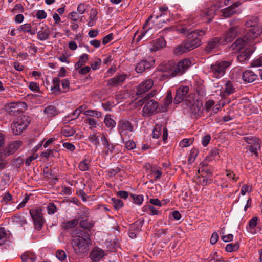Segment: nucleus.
Instances as JSON below:
<instances>
[{"label":"nucleus","instance_id":"f257e3e1","mask_svg":"<svg viewBox=\"0 0 262 262\" xmlns=\"http://www.w3.org/2000/svg\"><path fill=\"white\" fill-rule=\"evenodd\" d=\"M177 31L188 38L174 49V53L176 54H181L189 52L200 46L201 44L202 37L206 33V30H205L190 31L189 29L185 26L178 28Z\"/></svg>","mask_w":262,"mask_h":262},{"label":"nucleus","instance_id":"f03ea898","mask_svg":"<svg viewBox=\"0 0 262 262\" xmlns=\"http://www.w3.org/2000/svg\"><path fill=\"white\" fill-rule=\"evenodd\" d=\"M91 244L90 235L79 229L73 231L71 233V245L76 254H82L88 251V247Z\"/></svg>","mask_w":262,"mask_h":262},{"label":"nucleus","instance_id":"7ed1b4c3","mask_svg":"<svg viewBox=\"0 0 262 262\" xmlns=\"http://www.w3.org/2000/svg\"><path fill=\"white\" fill-rule=\"evenodd\" d=\"M260 35V31L258 28H254L249 32H247L245 36L237 39L230 46L232 50L241 51L243 49L252 48L256 47L254 45L257 42L255 39Z\"/></svg>","mask_w":262,"mask_h":262},{"label":"nucleus","instance_id":"20e7f679","mask_svg":"<svg viewBox=\"0 0 262 262\" xmlns=\"http://www.w3.org/2000/svg\"><path fill=\"white\" fill-rule=\"evenodd\" d=\"M191 62L188 58L180 60L177 64L173 62H168L165 64L162 70L164 72H170L168 75L170 77H175L183 74L185 71L190 67Z\"/></svg>","mask_w":262,"mask_h":262},{"label":"nucleus","instance_id":"39448f33","mask_svg":"<svg viewBox=\"0 0 262 262\" xmlns=\"http://www.w3.org/2000/svg\"><path fill=\"white\" fill-rule=\"evenodd\" d=\"M231 64L230 61H217L210 66L209 73L216 78H220L224 76L227 68Z\"/></svg>","mask_w":262,"mask_h":262},{"label":"nucleus","instance_id":"423d86ee","mask_svg":"<svg viewBox=\"0 0 262 262\" xmlns=\"http://www.w3.org/2000/svg\"><path fill=\"white\" fill-rule=\"evenodd\" d=\"M31 121L29 116L25 115L19 116L15 121L11 124V129L13 133L15 135L21 134L23 130L26 129Z\"/></svg>","mask_w":262,"mask_h":262},{"label":"nucleus","instance_id":"0eeeda50","mask_svg":"<svg viewBox=\"0 0 262 262\" xmlns=\"http://www.w3.org/2000/svg\"><path fill=\"white\" fill-rule=\"evenodd\" d=\"M118 130L122 139L129 138V133L134 131L132 123L127 119L123 118L119 120L118 124Z\"/></svg>","mask_w":262,"mask_h":262},{"label":"nucleus","instance_id":"6e6552de","mask_svg":"<svg viewBox=\"0 0 262 262\" xmlns=\"http://www.w3.org/2000/svg\"><path fill=\"white\" fill-rule=\"evenodd\" d=\"M150 96L149 94L142 100L143 103H145L142 110L143 115L145 117L152 115L156 112L158 108V103L153 99H149Z\"/></svg>","mask_w":262,"mask_h":262},{"label":"nucleus","instance_id":"1a4fd4ad","mask_svg":"<svg viewBox=\"0 0 262 262\" xmlns=\"http://www.w3.org/2000/svg\"><path fill=\"white\" fill-rule=\"evenodd\" d=\"M186 104L190 107L191 113L195 117H200L203 111V104L198 100L193 99V96H188L185 100Z\"/></svg>","mask_w":262,"mask_h":262},{"label":"nucleus","instance_id":"9d476101","mask_svg":"<svg viewBox=\"0 0 262 262\" xmlns=\"http://www.w3.org/2000/svg\"><path fill=\"white\" fill-rule=\"evenodd\" d=\"M243 29L239 26H233L231 24L230 28L224 33L222 43L224 45L232 42L238 35L242 33Z\"/></svg>","mask_w":262,"mask_h":262},{"label":"nucleus","instance_id":"9b49d317","mask_svg":"<svg viewBox=\"0 0 262 262\" xmlns=\"http://www.w3.org/2000/svg\"><path fill=\"white\" fill-rule=\"evenodd\" d=\"M30 214L33 220L35 228L38 230H40L45 222L42 209L41 208L31 209L30 210Z\"/></svg>","mask_w":262,"mask_h":262},{"label":"nucleus","instance_id":"f8f14e48","mask_svg":"<svg viewBox=\"0 0 262 262\" xmlns=\"http://www.w3.org/2000/svg\"><path fill=\"white\" fill-rule=\"evenodd\" d=\"M245 141L248 144H250L247 148L255 156H258L257 151L260 148V140L255 137H244Z\"/></svg>","mask_w":262,"mask_h":262},{"label":"nucleus","instance_id":"ddd939ff","mask_svg":"<svg viewBox=\"0 0 262 262\" xmlns=\"http://www.w3.org/2000/svg\"><path fill=\"white\" fill-rule=\"evenodd\" d=\"M222 38L221 37H214L208 41L207 45L205 48V51L210 53L218 48L220 45H224L222 43Z\"/></svg>","mask_w":262,"mask_h":262},{"label":"nucleus","instance_id":"4468645a","mask_svg":"<svg viewBox=\"0 0 262 262\" xmlns=\"http://www.w3.org/2000/svg\"><path fill=\"white\" fill-rule=\"evenodd\" d=\"M216 10V8L215 6L211 5L207 9L202 11L201 15L205 21L209 23L214 17Z\"/></svg>","mask_w":262,"mask_h":262},{"label":"nucleus","instance_id":"2eb2a0df","mask_svg":"<svg viewBox=\"0 0 262 262\" xmlns=\"http://www.w3.org/2000/svg\"><path fill=\"white\" fill-rule=\"evenodd\" d=\"M21 144L22 142L19 140L13 141L4 149L3 153L5 156L12 154L20 147Z\"/></svg>","mask_w":262,"mask_h":262},{"label":"nucleus","instance_id":"dca6fc26","mask_svg":"<svg viewBox=\"0 0 262 262\" xmlns=\"http://www.w3.org/2000/svg\"><path fill=\"white\" fill-rule=\"evenodd\" d=\"M189 91V87L187 86H183L180 87L176 92V94L174 99L175 104H179L181 102L184 97L187 95Z\"/></svg>","mask_w":262,"mask_h":262},{"label":"nucleus","instance_id":"f3484780","mask_svg":"<svg viewBox=\"0 0 262 262\" xmlns=\"http://www.w3.org/2000/svg\"><path fill=\"white\" fill-rule=\"evenodd\" d=\"M154 82L150 79H147L142 82L138 86L137 90V95H141L148 90L153 86Z\"/></svg>","mask_w":262,"mask_h":262},{"label":"nucleus","instance_id":"a211bd4d","mask_svg":"<svg viewBox=\"0 0 262 262\" xmlns=\"http://www.w3.org/2000/svg\"><path fill=\"white\" fill-rule=\"evenodd\" d=\"M256 47L247 48L244 51H242L237 57V60L242 64L246 63L249 60L252 53L254 52Z\"/></svg>","mask_w":262,"mask_h":262},{"label":"nucleus","instance_id":"6ab92c4d","mask_svg":"<svg viewBox=\"0 0 262 262\" xmlns=\"http://www.w3.org/2000/svg\"><path fill=\"white\" fill-rule=\"evenodd\" d=\"M162 130L163 131V140L165 141L167 139V130L165 127H163L161 125L157 124L155 126L152 132V137L155 139L158 138L161 134Z\"/></svg>","mask_w":262,"mask_h":262},{"label":"nucleus","instance_id":"aec40b11","mask_svg":"<svg viewBox=\"0 0 262 262\" xmlns=\"http://www.w3.org/2000/svg\"><path fill=\"white\" fill-rule=\"evenodd\" d=\"M239 5V3L236 2L233 5L222 10L221 11L223 16L225 18H227L231 16L234 14L239 13V11H238L237 9Z\"/></svg>","mask_w":262,"mask_h":262},{"label":"nucleus","instance_id":"412c9836","mask_svg":"<svg viewBox=\"0 0 262 262\" xmlns=\"http://www.w3.org/2000/svg\"><path fill=\"white\" fill-rule=\"evenodd\" d=\"M126 79L125 74H120L111 78L108 81V85L111 86H116L121 85Z\"/></svg>","mask_w":262,"mask_h":262},{"label":"nucleus","instance_id":"4be33fe9","mask_svg":"<svg viewBox=\"0 0 262 262\" xmlns=\"http://www.w3.org/2000/svg\"><path fill=\"white\" fill-rule=\"evenodd\" d=\"M101 140L102 142L103 145L105 147V149L106 150V153H113L114 149L115 146L113 145V144L110 143L107 138H106V135L104 134H102L101 137Z\"/></svg>","mask_w":262,"mask_h":262},{"label":"nucleus","instance_id":"5701e85b","mask_svg":"<svg viewBox=\"0 0 262 262\" xmlns=\"http://www.w3.org/2000/svg\"><path fill=\"white\" fill-rule=\"evenodd\" d=\"M242 78L244 81L250 83L256 80L257 75L251 70H247L243 73Z\"/></svg>","mask_w":262,"mask_h":262},{"label":"nucleus","instance_id":"b1692460","mask_svg":"<svg viewBox=\"0 0 262 262\" xmlns=\"http://www.w3.org/2000/svg\"><path fill=\"white\" fill-rule=\"evenodd\" d=\"M104 251L99 248H95L91 253L90 257L93 261H98L104 256Z\"/></svg>","mask_w":262,"mask_h":262},{"label":"nucleus","instance_id":"393cba45","mask_svg":"<svg viewBox=\"0 0 262 262\" xmlns=\"http://www.w3.org/2000/svg\"><path fill=\"white\" fill-rule=\"evenodd\" d=\"M49 29L47 26L42 27L37 32V38L41 41L46 40L49 38Z\"/></svg>","mask_w":262,"mask_h":262},{"label":"nucleus","instance_id":"a878e982","mask_svg":"<svg viewBox=\"0 0 262 262\" xmlns=\"http://www.w3.org/2000/svg\"><path fill=\"white\" fill-rule=\"evenodd\" d=\"M19 31L27 32L31 35H34L36 33V29L32 28L31 25L29 23H27L19 26L18 28Z\"/></svg>","mask_w":262,"mask_h":262},{"label":"nucleus","instance_id":"bb28decb","mask_svg":"<svg viewBox=\"0 0 262 262\" xmlns=\"http://www.w3.org/2000/svg\"><path fill=\"white\" fill-rule=\"evenodd\" d=\"M151 65L150 62L146 60H143L140 62L136 67V71L138 73H141L144 70L148 69L151 67Z\"/></svg>","mask_w":262,"mask_h":262},{"label":"nucleus","instance_id":"cd10ccee","mask_svg":"<svg viewBox=\"0 0 262 262\" xmlns=\"http://www.w3.org/2000/svg\"><path fill=\"white\" fill-rule=\"evenodd\" d=\"M43 113L48 117H53L58 114L56 107L52 105L47 106L43 110Z\"/></svg>","mask_w":262,"mask_h":262},{"label":"nucleus","instance_id":"c85d7f7f","mask_svg":"<svg viewBox=\"0 0 262 262\" xmlns=\"http://www.w3.org/2000/svg\"><path fill=\"white\" fill-rule=\"evenodd\" d=\"M258 220L257 217H252L248 223V226L246 227V229L249 233L251 234H255L256 233L255 227L257 225V222Z\"/></svg>","mask_w":262,"mask_h":262},{"label":"nucleus","instance_id":"c756f323","mask_svg":"<svg viewBox=\"0 0 262 262\" xmlns=\"http://www.w3.org/2000/svg\"><path fill=\"white\" fill-rule=\"evenodd\" d=\"M21 258L23 262H34L36 256L33 253L27 252L21 255Z\"/></svg>","mask_w":262,"mask_h":262},{"label":"nucleus","instance_id":"7c9ffc66","mask_svg":"<svg viewBox=\"0 0 262 262\" xmlns=\"http://www.w3.org/2000/svg\"><path fill=\"white\" fill-rule=\"evenodd\" d=\"M80 226L85 229H90L94 225V222L93 220L88 219L82 220L79 222Z\"/></svg>","mask_w":262,"mask_h":262},{"label":"nucleus","instance_id":"2f4dec72","mask_svg":"<svg viewBox=\"0 0 262 262\" xmlns=\"http://www.w3.org/2000/svg\"><path fill=\"white\" fill-rule=\"evenodd\" d=\"M75 132L74 128L70 126H65L61 131V134L66 137L74 135Z\"/></svg>","mask_w":262,"mask_h":262},{"label":"nucleus","instance_id":"473e14b6","mask_svg":"<svg viewBox=\"0 0 262 262\" xmlns=\"http://www.w3.org/2000/svg\"><path fill=\"white\" fill-rule=\"evenodd\" d=\"M85 122L89 125V128L91 130L97 128L99 125L95 119L89 117L85 119Z\"/></svg>","mask_w":262,"mask_h":262},{"label":"nucleus","instance_id":"72a5a7b5","mask_svg":"<svg viewBox=\"0 0 262 262\" xmlns=\"http://www.w3.org/2000/svg\"><path fill=\"white\" fill-rule=\"evenodd\" d=\"M105 125L109 128H113L116 124L115 121L111 117L110 115H106L104 119Z\"/></svg>","mask_w":262,"mask_h":262},{"label":"nucleus","instance_id":"f704fd0d","mask_svg":"<svg viewBox=\"0 0 262 262\" xmlns=\"http://www.w3.org/2000/svg\"><path fill=\"white\" fill-rule=\"evenodd\" d=\"M88 60V55L86 54H84L81 55L79 59L75 64V68L76 69L80 68L83 65L85 64Z\"/></svg>","mask_w":262,"mask_h":262},{"label":"nucleus","instance_id":"c9c22d12","mask_svg":"<svg viewBox=\"0 0 262 262\" xmlns=\"http://www.w3.org/2000/svg\"><path fill=\"white\" fill-rule=\"evenodd\" d=\"M86 116L94 117L97 118H100L102 117V113L96 110H88L84 112Z\"/></svg>","mask_w":262,"mask_h":262},{"label":"nucleus","instance_id":"e433bc0d","mask_svg":"<svg viewBox=\"0 0 262 262\" xmlns=\"http://www.w3.org/2000/svg\"><path fill=\"white\" fill-rule=\"evenodd\" d=\"M18 104L14 103L10 104L7 108V112L11 115H16L19 111Z\"/></svg>","mask_w":262,"mask_h":262},{"label":"nucleus","instance_id":"4c0bfd02","mask_svg":"<svg viewBox=\"0 0 262 262\" xmlns=\"http://www.w3.org/2000/svg\"><path fill=\"white\" fill-rule=\"evenodd\" d=\"M78 219H74L69 222L62 223V227L65 229L73 228L78 224Z\"/></svg>","mask_w":262,"mask_h":262},{"label":"nucleus","instance_id":"58836bf2","mask_svg":"<svg viewBox=\"0 0 262 262\" xmlns=\"http://www.w3.org/2000/svg\"><path fill=\"white\" fill-rule=\"evenodd\" d=\"M165 45H166V42L163 40V39H162V38L158 39V40H156V41L155 42H154L153 48H151L150 50L152 51H157V50H159L160 49H161V48H163V47H164L165 46Z\"/></svg>","mask_w":262,"mask_h":262},{"label":"nucleus","instance_id":"ea45409f","mask_svg":"<svg viewBox=\"0 0 262 262\" xmlns=\"http://www.w3.org/2000/svg\"><path fill=\"white\" fill-rule=\"evenodd\" d=\"M57 152V151L55 149H48L42 152L40 154V156L46 158V159H48L50 157H55L56 156L55 154Z\"/></svg>","mask_w":262,"mask_h":262},{"label":"nucleus","instance_id":"a19ab883","mask_svg":"<svg viewBox=\"0 0 262 262\" xmlns=\"http://www.w3.org/2000/svg\"><path fill=\"white\" fill-rule=\"evenodd\" d=\"M88 140L91 143L96 146L99 143V136L96 132H93V133L90 134L88 137Z\"/></svg>","mask_w":262,"mask_h":262},{"label":"nucleus","instance_id":"79ce46f5","mask_svg":"<svg viewBox=\"0 0 262 262\" xmlns=\"http://www.w3.org/2000/svg\"><path fill=\"white\" fill-rule=\"evenodd\" d=\"M235 91V88L233 85V83L230 81H228L225 84V92L228 95L233 93Z\"/></svg>","mask_w":262,"mask_h":262},{"label":"nucleus","instance_id":"37998d69","mask_svg":"<svg viewBox=\"0 0 262 262\" xmlns=\"http://www.w3.org/2000/svg\"><path fill=\"white\" fill-rule=\"evenodd\" d=\"M257 24V22L255 20H249L248 21H247L246 23H245V26L246 27H251L250 29H249L247 32H249L250 31H251V30H253L254 28L256 27V28H258L259 30L260 31V34L261 33V29H260L259 27L257 26L256 25Z\"/></svg>","mask_w":262,"mask_h":262},{"label":"nucleus","instance_id":"c03bdc74","mask_svg":"<svg viewBox=\"0 0 262 262\" xmlns=\"http://www.w3.org/2000/svg\"><path fill=\"white\" fill-rule=\"evenodd\" d=\"M90 163V161L84 159L79 163L78 167L81 171H86L89 169Z\"/></svg>","mask_w":262,"mask_h":262},{"label":"nucleus","instance_id":"a18cd8bd","mask_svg":"<svg viewBox=\"0 0 262 262\" xmlns=\"http://www.w3.org/2000/svg\"><path fill=\"white\" fill-rule=\"evenodd\" d=\"M111 201H112V204L113 205L114 208L116 210H118L121 208L123 205V203L122 200L120 199H117L114 198L111 199Z\"/></svg>","mask_w":262,"mask_h":262},{"label":"nucleus","instance_id":"49530a36","mask_svg":"<svg viewBox=\"0 0 262 262\" xmlns=\"http://www.w3.org/2000/svg\"><path fill=\"white\" fill-rule=\"evenodd\" d=\"M47 210L48 214L52 215L57 211L56 206L53 203H49L47 206Z\"/></svg>","mask_w":262,"mask_h":262},{"label":"nucleus","instance_id":"de8ad7c7","mask_svg":"<svg viewBox=\"0 0 262 262\" xmlns=\"http://www.w3.org/2000/svg\"><path fill=\"white\" fill-rule=\"evenodd\" d=\"M151 173L155 176V180L156 181L160 179L162 175L161 169L159 167H152L151 168Z\"/></svg>","mask_w":262,"mask_h":262},{"label":"nucleus","instance_id":"09e8293b","mask_svg":"<svg viewBox=\"0 0 262 262\" xmlns=\"http://www.w3.org/2000/svg\"><path fill=\"white\" fill-rule=\"evenodd\" d=\"M239 248V244L238 243H235V244H233V243H231V244H228L226 248H225V249H226V251L228 252H233V251H235L236 250H237Z\"/></svg>","mask_w":262,"mask_h":262},{"label":"nucleus","instance_id":"8fccbe9b","mask_svg":"<svg viewBox=\"0 0 262 262\" xmlns=\"http://www.w3.org/2000/svg\"><path fill=\"white\" fill-rule=\"evenodd\" d=\"M56 257L60 260L62 261L67 257L66 252L62 250H58L56 252Z\"/></svg>","mask_w":262,"mask_h":262},{"label":"nucleus","instance_id":"3c124183","mask_svg":"<svg viewBox=\"0 0 262 262\" xmlns=\"http://www.w3.org/2000/svg\"><path fill=\"white\" fill-rule=\"evenodd\" d=\"M132 198L134 203L138 205H141L143 201V196L142 195L133 194Z\"/></svg>","mask_w":262,"mask_h":262},{"label":"nucleus","instance_id":"603ef678","mask_svg":"<svg viewBox=\"0 0 262 262\" xmlns=\"http://www.w3.org/2000/svg\"><path fill=\"white\" fill-rule=\"evenodd\" d=\"M252 67H262V55L253 60L251 63Z\"/></svg>","mask_w":262,"mask_h":262},{"label":"nucleus","instance_id":"864d4df0","mask_svg":"<svg viewBox=\"0 0 262 262\" xmlns=\"http://www.w3.org/2000/svg\"><path fill=\"white\" fill-rule=\"evenodd\" d=\"M192 143L191 139H184L180 142L179 145L182 147H187L190 146Z\"/></svg>","mask_w":262,"mask_h":262},{"label":"nucleus","instance_id":"5fc2aeb1","mask_svg":"<svg viewBox=\"0 0 262 262\" xmlns=\"http://www.w3.org/2000/svg\"><path fill=\"white\" fill-rule=\"evenodd\" d=\"M172 97L170 91L167 92L166 98L164 101V105L165 107H168V105L171 103Z\"/></svg>","mask_w":262,"mask_h":262},{"label":"nucleus","instance_id":"6e6d98bb","mask_svg":"<svg viewBox=\"0 0 262 262\" xmlns=\"http://www.w3.org/2000/svg\"><path fill=\"white\" fill-rule=\"evenodd\" d=\"M101 64V60L100 58H97L95 61L91 63V67L93 70H96L99 68Z\"/></svg>","mask_w":262,"mask_h":262},{"label":"nucleus","instance_id":"4d7b16f0","mask_svg":"<svg viewBox=\"0 0 262 262\" xmlns=\"http://www.w3.org/2000/svg\"><path fill=\"white\" fill-rule=\"evenodd\" d=\"M125 146L128 150H132L136 148V144L132 140H128L125 142Z\"/></svg>","mask_w":262,"mask_h":262},{"label":"nucleus","instance_id":"13d9d810","mask_svg":"<svg viewBox=\"0 0 262 262\" xmlns=\"http://www.w3.org/2000/svg\"><path fill=\"white\" fill-rule=\"evenodd\" d=\"M87 9V5L84 3H80L77 7V11L80 14H83Z\"/></svg>","mask_w":262,"mask_h":262},{"label":"nucleus","instance_id":"bf43d9fd","mask_svg":"<svg viewBox=\"0 0 262 262\" xmlns=\"http://www.w3.org/2000/svg\"><path fill=\"white\" fill-rule=\"evenodd\" d=\"M214 101L212 100H209L206 101L205 104V108L206 112H209L214 105Z\"/></svg>","mask_w":262,"mask_h":262},{"label":"nucleus","instance_id":"052dcab7","mask_svg":"<svg viewBox=\"0 0 262 262\" xmlns=\"http://www.w3.org/2000/svg\"><path fill=\"white\" fill-rule=\"evenodd\" d=\"M197 151L195 149L192 150L189 155L188 161L189 163L194 161L197 156Z\"/></svg>","mask_w":262,"mask_h":262},{"label":"nucleus","instance_id":"680f3d73","mask_svg":"<svg viewBox=\"0 0 262 262\" xmlns=\"http://www.w3.org/2000/svg\"><path fill=\"white\" fill-rule=\"evenodd\" d=\"M97 12L96 9H92L90 13L89 19L96 21L97 19Z\"/></svg>","mask_w":262,"mask_h":262},{"label":"nucleus","instance_id":"e2e57ef3","mask_svg":"<svg viewBox=\"0 0 262 262\" xmlns=\"http://www.w3.org/2000/svg\"><path fill=\"white\" fill-rule=\"evenodd\" d=\"M36 16L38 19H42L47 17V13L44 10H38L36 12Z\"/></svg>","mask_w":262,"mask_h":262},{"label":"nucleus","instance_id":"0e129e2a","mask_svg":"<svg viewBox=\"0 0 262 262\" xmlns=\"http://www.w3.org/2000/svg\"><path fill=\"white\" fill-rule=\"evenodd\" d=\"M151 30V28H149L146 30L145 29V27H144L142 33L139 35L138 38H137V41H139L141 39H142L146 35V34L149 33V32Z\"/></svg>","mask_w":262,"mask_h":262},{"label":"nucleus","instance_id":"69168bd1","mask_svg":"<svg viewBox=\"0 0 262 262\" xmlns=\"http://www.w3.org/2000/svg\"><path fill=\"white\" fill-rule=\"evenodd\" d=\"M211 139V137L209 135H205L202 139V143L204 147L207 146Z\"/></svg>","mask_w":262,"mask_h":262},{"label":"nucleus","instance_id":"338daca9","mask_svg":"<svg viewBox=\"0 0 262 262\" xmlns=\"http://www.w3.org/2000/svg\"><path fill=\"white\" fill-rule=\"evenodd\" d=\"M113 35L112 33H110L108 35H107L106 36H105V37H103V38L102 39V43L103 45H105L106 43H107L108 42H109L110 41H111L113 37Z\"/></svg>","mask_w":262,"mask_h":262},{"label":"nucleus","instance_id":"774afa93","mask_svg":"<svg viewBox=\"0 0 262 262\" xmlns=\"http://www.w3.org/2000/svg\"><path fill=\"white\" fill-rule=\"evenodd\" d=\"M29 87L32 91L38 92L39 90V88L36 82H30Z\"/></svg>","mask_w":262,"mask_h":262}]
</instances>
